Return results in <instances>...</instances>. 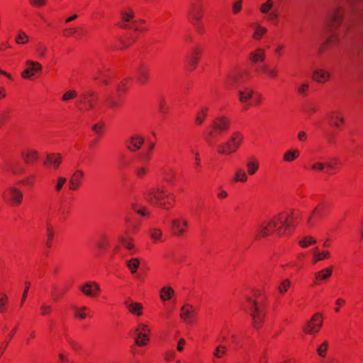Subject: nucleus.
Returning <instances> with one entry per match:
<instances>
[{"instance_id":"23","label":"nucleus","mask_w":363,"mask_h":363,"mask_svg":"<svg viewBox=\"0 0 363 363\" xmlns=\"http://www.w3.org/2000/svg\"><path fill=\"white\" fill-rule=\"evenodd\" d=\"M253 91L249 88H245L238 91L239 100L242 103L248 101L252 96Z\"/></svg>"},{"instance_id":"24","label":"nucleus","mask_w":363,"mask_h":363,"mask_svg":"<svg viewBox=\"0 0 363 363\" xmlns=\"http://www.w3.org/2000/svg\"><path fill=\"white\" fill-rule=\"evenodd\" d=\"M299 151L296 149L287 150L283 156L284 161L291 162L299 156Z\"/></svg>"},{"instance_id":"58","label":"nucleus","mask_w":363,"mask_h":363,"mask_svg":"<svg viewBox=\"0 0 363 363\" xmlns=\"http://www.w3.org/2000/svg\"><path fill=\"white\" fill-rule=\"evenodd\" d=\"M309 85L308 84H302L298 89L300 94L305 95L308 89Z\"/></svg>"},{"instance_id":"57","label":"nucleus","mask_w":363,"mask_h":363,"mask_svg":"<svg viewBox=\"0 0 363 363\" xmlns=\"http://www.w3.org/2000/svg\"><path fill=\"white\" fill-rule=\"evenodd\" d=\"M267 20L269 21H272L274 20H276L279 17V13L277 11H272L269 13H267Z\"/></svg>"},{"instance_id":"17","label":"nucleus","mask_w":363,"mask_h":363,"mask_svg":"<svg viewBox=\"0 0 363 363\" xmlns=\"http://www.w3.org/2000/svg\"><path fill=\"white\" fill-rule=\"evenodd\" d=\"M61 162L62 157L60 154L51 153L47 155L44 164L50 165L52 166L54 169H57Z\"/></svg>"},{"instance_id":"5","label":"nucleus","mask_w":363,"mask_h":363,"mask_svg":"<svg viewBox=\"0 0 363 363\" xmlns=\"http://www.w3.org/2000/svg\"><path fill=\"white\" fill-rule=\"evenodd\" d=\"M23 193L22 191L15 187L10 186L7 191L3 194V198L9 201L11 205H19L23 200Z\"/></svg>"},{"instance_id":"50","label":"nucleus","mask_w":363,"mask_h":363,"mask_svg":"<svg viewBox=\"0 0 363 363\" xmlns=\"http://www.w3.org/2000/svg\"><path fill=\"white\" fill-rule=\"evenodd\" d=\"M313 214H315L318 218H322L324 214V207L323 205H319L315 207L312 212Z\"/></svg>"},{"instance_id":"33","label":"nucleus","mask_w":363,"mask_h":363,"mask_svg":"<svg viewBox=\"0 0 363 363\" xmlns=\"http://www.w3.org/2000/svg\"><path fill=\"white\" fill-rule=\"evenodd\" d=\"M140 261L138 258H132L127 262V267L130 270L132 274H135L138 267H139Z\"/></svg>"},{"instance_id":"14","label":"nucleus","mask_w":363,"mask_h":363,"mask_svg":"<svg viewBox=\"0 0 363 363\" xmlns=\"http://www.w3.org/2000/svg\"><path fill=\"white\" fill-rule=\"evenodd\" d=\"M172 225V230L175 235L181 237L185 233V228L188 226V222L186 220H182L180 222L177 219H172L171 220Z\"/></svg>"},{"instance_id":"61","label":"nucleus","mask_w":363,"mask_h":363,"mask_svg":"<svg viewBox=\"0 0 363 363\" xmlns=\"http://www.w3.org/2000/svg\"><path fill=\"white\" fill-rule=\"evenodd\" d=\"M135 330H139V331H142V333H147V335L150 333V331L148 329L147 326L145 324H140Z\"/></svg>"},{"instance_id":"46","label":"nucleus","mask_w":363,"mask_h":363,"mask_svg":"<svg viewBox=\"0 0 363 363\" xmlns=\"http://www.w3.org/2000/svg\"><path fill=\"white\" fill-rule=\"evenodd\" d=\"M290 281L289 279H285L284 280L281 284L279 285V286L278 287V290L280 293L283 294L284 292H286L288 289V288L290 286Z\"/></svg>"},{"instance_id":"19","label":"nucleus","mask_w":363,"mask_h":363,"mask_svg":"<svg viewBox=\"0 0 363 363\" xmlns=\"http://www.w3.org/2000/svg\"><path fill=\"white\" fill-rule=\"evenodd\" d=\"M339 40L340 38L336 31L332 30L330 36H328L325 41L321 44L320 50H325L326 49L328 44L333 45L337 43Z\"/></svg>"},{"instance_id":"51","label":"nucleus","mask_w":363,"mask_h":363,"mask_svg":"<svg viewBox=\"0 0 363 363\" xmlns=\"http://www.w3.org/2000/svg\"><path fill=\"white\" fill-rule=\"evenodd\" d=\"M121 16L122 19L125 22H128L131 18L134 17V13L132 11H130L129 12L122 11Z\"/></svg>"},{"instance_id":"30","label":"nucleus","mask_w":363,"mask_h":363,"mask_svg":"<svg viewBox=\"0 0 363 363\" xmlns=\"http://www.w3.org/2000/svg\"><path fill=\"white\" fill-rule=\"evenodd\" d=\"M22 156L26 163H30L37 160L38 152L35 150H30L27 152H23Z\"/></svg>"},{"instance_id":"55","label":"nucleus","mask_w":363,"mask_h":363,"mask_svg":"<svg viewBox=\"0 0 363 363\" xmlns=\"http://www.w3.org/2000/svg\"><path fill=\"white\" fill-rule=\"evenodd\" d=\"M106 104L108 106L111 108H113L118 107L119 106V102L113 98L110 97L106 100Z\"/></svg>"},{"instance_id":"48","label":"nucleus","mask_w":363,"mask_h":363,"mask_svg":"<svg viewBox=\"0 0 363 363\" xmlns=\"http://www.w3.org/2000/svg\"><path fill=\"white\" fill-rule=\"evenodd\" d=\"M150 234L152 239L159 240L162 235V232L158 228H152L150 230Z\"/></svg>"},{"instance_id":"47","label":"nucleus","mask_w":363,"mask_h":363,"mask_svg":"<svg viewBox=\"0 0 363 363\" xmlns=\"http://www.w3.org/2000/svg\"><path fill=\"white\" fill-rule=\"evenodd\" d=\"M328 344L327 342H324L321 345L317 348L318 354L321 357H325L326 350L328 349Z\"/></svg>"},{"instance_id":"20","label":"nucleus","mask_w":363,"mask_h":363,"mask_svg":"<svg viewBox=\"0 0 363 363\" xmlns=\"http://www.w3.org/2000/svg\"><path fill=\"white\" fill-rule=\"evenodd\" d=\"M125 304L131 313L138 316L142 315L143 307L140 303H129L128 301H125Z\"/></svg>"},{"instance_id":"35","label":"nucleus","mask_w":363,"mask_h":363,"mask_svg":"<svg viewBox=\"0 0 363 363\" xmlns=\"http://www.w3.org/2000/svg\"><path fill=\"white\" fill-rule=\"evenodd\" d=\"M277 220L285 227L286 230L289 229L293 224V217L291 216H289L285 220H283L280 214L277 216Z\"/></svg>"},{"instance_id":"31","label":"nucleus","mask_w":363,"mask_h":363,"mask_svg":"<svg viewBox=\"0 0 363 363\" xmlns=\"http://www.w3.org/2000/svg\"><path fill=\"white\" fill-rule=\"evenodd\" d=\"M174 293V291L172 288L169 286L163 287L160 291V298L163 301H167L171 298V296Z\"/></svg>"},{"instance_id":"26","label":"nucleus","mask_w":363,"mask_h":363,"mask_svg":"<svg viewBox=\"0 0 363 363\" xmlns=\"http://www.w3.org/2000/svg\"><path fill=\"white\" fill-rule=\"evenodd\" d=\"M120 241L122 245L130 252V255L134 254L135 246L133 243V240L131 238H120Z\"/></svg>"},{"instance_id":"56","label":"nucleus","mask_w":363,"mask_h":363,"mask_svg":"<svg viewBox=\"0 0 363 363\" xmlns=\"http://www.w3.org/2000/svg\"><path fill=\"white\" fill-rule=\"evenodd\" d=\"M242 9V0H239L233 5V11L234 13H238Z\"/></svg>"},{"instance_id":"1","label":"nucleus","mask_w":363,"mask_h":363,"mask_svg":"<svg viewBox=\"0 0 363 363\" xmlns=\"http://www.w3.org/2000/svg\"><path fill=\"white\" fill-rule=\"evenodd\" d=\"M243 140L244 137L240 132H234L228 141L218 146V152L222 155L233 153L239 148Z\"/></svg>"},{"instance_id":"16","label":"nucleus","mask_w":363,"mask_h":363,"mask_svg":"<svg viewBox=\"0 0 363 363\" xmlns=\"http://www.w3.org/2000/svg\"><path fill=\"white\" fill-rule=\"evenodd\" d=\"M319 316V313H316L313 315L311 320L307 323L306 328H304L306 333L311 334L318 331L322 325L321 320H320L319 323L316 325H315L313 323L318 320Z\"/></svg>"},{"instance_id":"9","label":"nucleus","mask_w":363,"mask_h":363,"mask_svg":"<svg viewBox=\"0 0 363 363\" xmlns=\"http://www.w3.org/2000/svg\"><path fill=\"white\" fill-rule=\"evenodd\" d=\"M196 315V311L193 306L185 303L181 308L180 318L186 323H192Z\"/></svg>"},{"instance_id":"42","label":"nucleus","mask_w":363,"mask_h":363,"mask_svg":"<svg viewBox=\"0 0 363 363\" xmlns=\"http://www.w3.org/2000/svg\"><path fill=\"white\" fill-rule=\"evenodd\" d=\"M325 166H327L329 168H333V165L330 163L325 164L323 162H316L312 164L311 169L313 170L322 171L323 170Z\"/></svg>"},{"instance_id":"63","label":"nucleus","mask_w":363,"mask_h":363,"mask_svg":"<svg viewBox=\"0 0 363 363\" xmlns=\"http://www.w3.org/2000/svg\"><path fill=\"white\" fill-rule=\"evenodd\" d=\"M106 77L105 72L103 70H99L97 74L94 77V79L97 80L99 79H104Z\"/></svg>"},{"instance_id":"25","label":"nucleus","mask_w":363,"mask_h":363,"mask_svg":"<svg viewBox=\"0 0 363 363\" xmlns=\"http://www.w3.org/2000/svg\"><path fill=\"white\" fill-rule=\"evenodd\" d=\"M332 272H333L332 267L325 268V269L315 273V278L317 280L327 279L331 276Z\"/></svg>"},{"instance_id":"62","label":"nucleus","mask_w":363,"mask_h":363,"mask_svg":"<svg viewBox=\"0 0 363 363\" xmlns=\"http://www.w3.org/2000/svg\"><path fill=\"white\" fill-rule=\"evenodd\" d=\"M30 3L36 6H41L45 4V0H29Z\"/></svg>"},{"instance_id":"8","label":"nucleus","mask_w":363,"mask_h":363,"mask_svg":"<svg viewBox=\"0 0 363 363\" xmlns=\"http://www.w3.org/2000/svg\"><path fill=\"white\" fill-rule=\"evenodd\" d=\"M328 121L330 126L340 128L345 123V118L341 111L333 110L328 113Z\"/></svg>"},{"instance_id":"43","label":"nucleus","mask_w":363,"mask_h":363,"mask_svg":"<svg viewBox=\"0 0 363 363\" xmlns=\"http://www.w3.org/2000/svg\"><path fill=\"white\" fill-rule=\"evenodd\" d=\"M67 179L63 177H60L57 179V184L55 186V189L56 191H60L62 190L64 184L66 183Z\"/></svg>"},{"instance_id":"44","label":"nucleus","mask_w":363,"mask_h":363,"mask_svg":"<svg viewBox=\"0 0 363 363\" xmlns=\"http://www.w3.org/2000/svg\"><path fill=\"white\" fill-rule=\"evenodd\" d=\"M47 234H48V241L46 242V245L50 247L51 246V240L53 238L54 233L53 229L50 225H48L47 227Z\"/></svg>"},{"instance_id":"6","label":"nucleus","mask_w":363,"mask_h":363,"mask_svg":"<svg viewBox=\"0 0 363 363\" xmlns=\"http://www.w3.org/2000/svg\"><path fill=\"white\" fill-rule=\"evenodd\" d=\"M282 227H277V223L274 220H271L267 224H262L259 228L257 234L255 235L256 238L260 237H266L269 235L274 230H277L279 235H281V230Z\"/></svg>"},{"instance_id":"38","label":"nucleus","mask_w":363,"mask_h":363,"mask_svg":"<svg viewBox=\"0 0 363 363\" xmlns=\"http://www.w3.org/2000/svg\"><path fill=\"white\" fill-rule=\"evenodd\" d=\"M28 40V36L22 30L19 31L18 35L16 38V43L18 44H25Z\"/></svg>"},{"instance_id":"45","label":"nucleus","mask_w":363,"mask_h":363,"mask_svg":"<svg viewBox=\"0 0 363 363\" xmlns=\"http://www.w3.org/2000/svg\"><path fill=\"white\" fill-rule=\"evenodd\" d=\"M348 3L352 15H353L354 17L357 16V8L356 7V3L358 1V0H346Z\"/></svg>"},{"instance_id":"18","label":"nucleus","mask_w":363,"mask_h":363,"mask_svg":"<svg viewBox=\"0 0 363 363\" xmlns=\"http://www.w3.org/2000/svg\"><path fill=\"white\" fill-rule=\"evenodd\" d=\"M148 69L144 65H140L136 68V80L139 83L144 84L148 79Z\"/></svg>"},{"instance_id":"41","label":"nucleus","mask_w":363,"mask_h":363,"mask_svg":"<svg viewBox=\"0 0 363 363\" xmlns=\"http://www.w3.org/2000/svg\"><path fill=\"white\" fill-rule=\"evenodd\" d=\"M329 257L330 252L328 251H323L322 252H318L314 255L313 262L315 263L318 261L328 258Z\"/></svg>"},{"instance_id":"2","label":"nucleus","mask_w":363,"mask_h":363,"mask_svg":"<svg viewBox=\"0 0 363 363\" xmlns=\"http://www.w3.org/2000/svg\"><path fill=\"white\" fill-rule=\"evenodd\" d=\"M250 315L252 318V324L255 328H259L264 320V303L261 301L248 299Z\"/></svg>"},{"instance_id":"54","label":"nucleus","mask_w":363,"mask_h":363,"mask_svg":"<svg viewBox=\"0 0 363 363\" xmlns=\"http://www.w3.org/2000/svg\"><path fill=\"white\" fill-rule=\"evenodd\" d=\"M206 116L205 113L198 112L195 117V122L197 125H201L204 121Z\"/></svg>"},{"instance_id":"60","label":"nucleus","mask_w":363,"mask_h":363,"mask_svg":"<svg viewBox=\"0 0 363 363\" xmlns=\"http://www.w3.org/2000/svg\"><path fill=\"white\" fill-rule=\"evenodd\" d=\"M51 306H48V305H45V304H43L42 305V306L40 307V309L42 311V313L41 314L43 315H45L48 313H49L51 311Z\"/></svg>"},{"instance_id":"4","label":"nucleus","mask_w":363,"mask_h":363,"mask_svg":"<svg viewBox=\"0 0 363 363\" xmlns=\"http://www.w3.org/2000/svg\"><path fill=\"white\" fill-rule=\"evenodd\" d=\"M229 125L230 121L225 117L220 116L214 119L211 126V129L208 132L207 142L211 145L212 143L211 139L216 138L218 133L226 130Z\"/></svg>"},{"instance_id":"64","label":"nucleus","mask_w":363,"mask_h":363,"mask_svg":"<svg viewBox=\"0 0 363 363\" xmlns=\"http://www.w3.org/2000/svg\"><path fill=\"white\" fill-rule=\"evenodd\" d=\"M76 32H77V28H71L66 29L65 30V35L67 36H70L72 34L75 33Z\"/></svg>"},{"instance_id":"7","label":"nucleus","mask_w":363,"mask_h":363,"mask_svg":"<svg viewBox=\"0 0 363 363\" xmlns=\"http://www.w3.org/2000/svg\"><path fill=\"white\" fill-rule=\"evenodd\" d=\"M345 10L342 6H337L333 8L329 14V23L331 27L340 26L344 18Z\"/></svg>"},{"instance_id":"27","label":"nucleus","mask_w":363,"mask_h":363,"mask_svg":"<svg viewBox=\"0 0 363 363\" xmlns=\"http://www.w3.org/2000/svg\"><path fill=\"white\" fill-rule=\"evenodd\" d=\"M265 58V52L263 49L259 48L250 55V60L254 62H262Z\"/></svg>"},{"instance_id":"39","label":"nucleus","mask_w":363,"mask_h":363,"mask_svg":"<svg viewBox=\"0 0 363 363\" xmlns=\"http://www.w3.org/2000/svg\"><path fill=\"white\" fill-rule=\"evenodd\" d=\"M226 347L220 345L216 347L215 352H213V355L217 358H220L226 353Z\"/></svg>"},{"instance_id":"36","label":"nucleus","mask_w":363,"mask_h":363,"mask_svg":"<svg viewBox=\"0 0 363 363\" xmlns=\"http://www.w3.org/2000/svg\"><path fill=\"white\" fill-rule=\"evenodd\" d=\"M247 172L253 175L259 168V163L257 161H250L247 163Z\"/></svg>"},{"instance_id":"11","label":"nucleus","mask_w":363,"mask_h":363,"mask_svg":"<svg viewBox=\"0 0 363 363\" xmlns=\"http://www.w3.org/2000/svg\"><path fill=\"white\" fill-rule=\"evenodd\" d=\"M144 143V138L138 135H131L126 143L127 149L130 152H135L140 149Z\"/></svg>"},{"instance_id":"3","label":"nucleus","mask_w":363,"mask_h":363,"mask_svg":"<svg viewBox=\"0 0 363 363\" xmlns=\"http://www.w3.org/2000/svg\"><path fill=\"white\" fill-rule=\"evenodd\" d=\"M145 199L153 206H159L164 208L168 209L169 206H166V203L162 202L165 199L169 197V194L160 188H150L145 193Z\"/></svg>"},{"instance_id":"32","label":"nucleus","mask_w":363,"mask_h":363,"mask_svg":"<svg viewBox=\"0 0 363 363\" xmlns=\"http://www.w3.org/2000/svg\"><path fill=\"white\" fill-rule=\"evenodd\" d=\"M255 31L253 33V38L255 39H260L267 31V29L259 24H255Z\"/></svg>"},{"instance_id":"59","label":"nucleus","mask_w":363,"mask_h":363,"mask_svg":"<svg viewBox=\"0 0 363 363\" xmlns=\"http://www.w3.org/2000/svg\"><path fill=\"white\" fill-rule=\"evenodd\" d=\"M30 284V282H28V281L26 282V287H25V289H24V291H23V296H22V298H21V306H22L23 304V302L25 301V300H26V298L27 297V294H28V289H29Z\"/></svg>"},{"instance_id":"52","label":"nucleus","mask_w":363,"mask_h":363,"mask_svg":"<svg viewBox=\"0 0 363 363\" xmlns=\"http://www.w3.org/2000/svg\"><path fill=\"white\" fill-rule=\"evenodd\" d=\"M36 52L38 53L40 56L45 57V53L47 52V48L46 46L39 43L36 47Z\"/></svg>"},{"instance_id":"22","label":"nucleus","mask_w":363,"mask_h":363,"mask_svg":"<svg viewBox=\"0 0 363 363\" xmlns=\"http://www.w3.org/2000/svg\"><path fill=\"white\" fill-rule=\"evenodd\" d=\"M137 337L135 339V342L138 346L145 345L149 341V337L147 333H142V331H139V330H135Z\"/></svg>"},{"instance_id":"53","label":"nucleus","mask_w":363,"mask_h":363,"mask_svg":"<svg viewBox=\"0 0 363 363\" xmlns=\"http://www.w3.org/2000/svg\"><path fill=\"white\" fill-rule=\"evenodd\" d=\"M147 172V168L146 167H138L135 168V174L140 178H142Z\"/></svg>"},{"instance_id":"34","label":"nucleus","mask_w":363,"mask_h":363,"mask_svg":"<svg viewBox=\"0 0 363 363\" xmlns=\"http://www.w3.org/2000/svg\"><path fill=\"white\" fill-rule=\"evenodd\" d=\"M247 179V177L245 171L242 169L236 170L234 177L235 182H245Z\"/></svg>"},{"instance_id":"10","label":"nucleus","mask_w":363,"mask_h":363,"mask_svg":"<svg viewBox=\"0 0 363 363\" xmlns=\"http://www.w3.org/2000/svg\"><path fill=\"white\" fill-rule=\"evenodd\" d=\"M189 17L192 21H199L203 15V6L199 2H193L188 10Z\"/></svg>"},{"instance_id":"37","label":"nucleus","mask_w":363,"mask_h":363,"mask_svg":"<svg viewBox=\"0 0 363 363\" xmlns=\"http://www.w3.org/2000/svg\"><path fill=\"white\" fill-rule=\"evenodd\" d=\"M316 243V240L311 236H307L303 238V240L299 241V245L302 247H306L308 245H314Z\"/></svg>"},{"instance_id":"13","label":"nucleus","mask_w":363,"mask_h":363,"mask_svg":"<svg viewBox=\"0 0 363 363\" xmlns=\"http://www.w3.org/2000/svg\"><path fill=\"white\" fill-rule=\"evenodd\" d=\"M84 177V173L82 170H76L69 180V189L72 191L78 189Z\"/></svg>"},{"instance_id":"49","label":"nucleus","mask_w":363,"mask_h":363,"mask_svg":"<svg viewBox=\"0 0 363 363\" xmlns=\"http://www.w3.org/2000/svg\"><path fill=\"white\" fill-rule=\"evenodd\" d=\"M77 96V92L74 90H69L64 94L62 96L63 101H68Z\"/></svg>"},{"instance_id":"28","label":"nucleus","mask_w":363,"mask_h":363,"mask_svg":"<svg viewBox=\"0 0 363 363\" xmlns=\"http://www.w3.org/2000/svg\"><path fill=\"white\" fill-rule=\"evenodd\" d=\"M329 77V74L322 69H315L313 74V78L318 82H322V79H327Z\"/></svg>"},{"instance_id":"40","label":"nucleus","mask_w":363,"mask_h":363,"mask_svg":"<svg viewBox=\"0 0 363 363\" xmlns=\"http://www.w3.org/2000/svg\"><path fill=\"white\" fill-rule=\"evenodd\" d=\"M199 60V57L194 55V54H191V55L188 57L187 61L190 67L189 69L193 70L196 68Z\"/></svg>"},{"instance_id":"29","label":"nucleus","mask_w":363,"mask_h":363,"mask_svg":"<svg viewBox=\"0 0 363 363\" xmlns=\"http://www.w3.org/2000/svg\"><path fill=\"white\" fill-rule=\"evenodd\" d=\"M274 7V1L272 0H267L262 3L259 6V11L263 14H267Z\"/></svg>"},{"instance_id":"21","label":"nucleus","mask_w":363,"mask_h":363,"mask_svg":"<svg viewBox=\"0 0 363 363\" xmlns=\"http://www.w3.org/2000/svg\"><path fill=\"white\" fill-rule=\"evenodd\" d=\"M82 99L84 101V104L87 105L86 110H89L94 107V102L96 94L94 91H90L88 94L84 93L81 96Z\"/></svg>"},{"instance_id":"15","label":"nucleus","mask_w":363,"mask_h":363,"mask_svg":"<svg viewBox=\"0 0 363 363\" xmlns=\"http://www.w3.org/2000/svg\"><path fill=\"white\" fill-rule=\"evenodd\" d=\"M94 288L96 291H100L99 285L95 281H88L80 286L79 290L86 296L89 297L95 296V293L92 289Z\"/></svg>"},{"instance_id":"12","label":"nucleus","mask_w":363,"mask_h":363,"mask_svg":"<svg viewBox=\"0 0 363 363\" xmlns=\"http://www.w3.org/2000/svg\"><path fill=\"white\" fill-rule=\"evenodd\" d=\"M26 65H28V67L22 72L21 74L25 79L30 78L34 75L35 72H39L42 69V66L38 62L27 60Z\"/></svg>"}]
</instances>
